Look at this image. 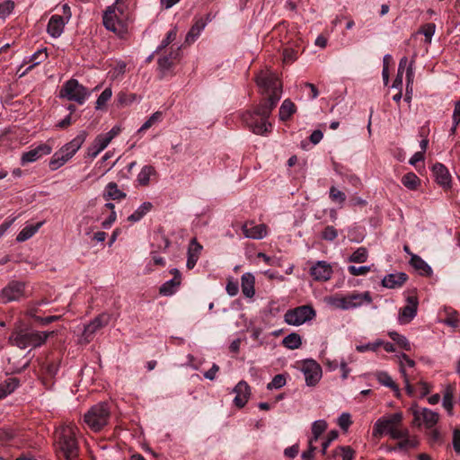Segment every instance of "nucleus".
Returning a JSON list of instances; mask_svg holds the SVG:
<instances>
[{"label":"nucleus","instance_id":"1","mask_svg":"<svg viewBox=\"0 0 460 460\" xmlns=\"http://www.w3.org/2000/svg\"><path fill=\"white\" fill-rule=\"evenodd\" d=\"M276 106L274 102L264 99L254 107L253 111H246L242 113L241 119L254 134L264 135L271 129L272 126L268 119Z\"/></svg>","mask_w":460,"mask_h":460},{"label":"nucleus","instance_id":"2","mask_svg":"<svg viewBox=\"0 0 460 460\" xmlns=\"http://www.w3.org/2000/svg\"><path fill=\"white\" fill-rule=\"evenodd\" d=\"M75 429L74 425H67L57 434L55 447L59 460H78L79 448Z\"/></svg>","mask_w":460,"mask_h":460},{"label":"nucleus","instance_id":"3","mask_svg":"<svg viewBox=\"0 0 460 460\" xmlns=\"http://www.w3.org/2000/svg\"><path fill=\"white\" fill-rule=\"evenodd\" d=\"M55 332H39L32 330H21L12 333L10 341L20 349L28 347L37 348L45 343L49 335H53Z\"/></svg>","mask_w":460,"mask_h":460},{"label":"nucleus","instance_id":"4","mask_svg":"<svg viewBox=\"0 0 460 460\" xmlns=\"http://www.w3.org/2000/svg\"><path fill=\"white\" fill-rule=\"evenodd\" d=\"M110 409L105 404H93L84 415V422L93 431L98 432L108 424Z\"/></svg>","mask_w":460,"mask_h":460},{"label":"nucleus","instance_id":"5","mask_svg":"<svg viewBox=\"0 0 460 460\" xmlns=\"http://www.w3.org/2000/svg\"><path fill=\"white\" fill-rule=\"evenodd\" d=\"M58 96L61 99H67L82 105L90 96V92L85 86L79 84L78 80L71 78L64 83Z\"/></svg>","mask_w":460,"mask_h":460},{"label":"nucleus","instance_id":"6","mask_svg":"<svg viewBox=\"0 0 460 460\" xmlns=\"http://www.w3.org/2000/svg\"><path fill=\"white\" fill-rule=\"evenodd\" d=\"M402 420V413L400 411L382 416L375 422L372 436L379 438L385 435H390L395 427L400 426Z\"/></svg>","mask_w":460,"mask_h":460},{"label":"nucleus","instance_id":"7","mask_svg":"<svg viewBox=\"0 0 460 460\" xmlns=\"http://www.w3.org/2000/svg\"><path fill=\"white\" fill-rule=\"evenodd\" d=\"M316 315V312L310 305H304L289 309L284 314L285 322L289 325L299 326L311 321Z\"/></svg>","mask_w":460,"mask_h":460},{"label":"nucleus","instance_id":"8","mask_svg":"<svg viewBox=\"0 0 460 460\" xmlns=\"http://www.w3.org/2000/svg\"><path fill=\"white\" fill-rule=\"evenodd\" d=\"M25 283L18 280L10 281L2 290L0 294L1 300L4 304L20 300L24 296Z\"/></svg>","mask_w":460,"mask_h":460},{"label":"nucleus","instance_id":"9","mask_svg":"<svg viewBox=\"0 0 460 460\" xmlns=\"http://www.w3.org/2000/svg\"><path fill=\"white\" fill-rule=\"evenodd\" d=\"M301 370L304 373L305 383L309 386L315 385L322 376V367L314 359L308 358L302 362Z\"/></svg>","mask_w":460,"mask_h":460},{"label":"nucleus","instance_id":"10","mask_svg":"<svg viewBox=\"0 0 460 460\" xmlns=\"http://www.w3.org/2000/svg\"><path fill=\"white\" fill-rule=\"evenodd\" d=\"M413 425H424L427 429L433 428L438 421V414L427 408H422L420 411L418 410L413 411Z\"/></svg>","mask_w":460,"mask_h":460},{"label":"nucleus","instance_id":"11","mask_svg":"<svg viewBox=\"0 0 460 460\" xmlns=\"http://www.w3.org/2000/svg\"><path fill=\"white\" fill-rule=\"evenodd\" d=\"M109 322L110 316L106 314H102L94 317L88 324L84 326L83 332L84 340L87 342H90L96 332L106 326Z\"/></svg>","mask_w":460,"mask_h":460},{"label":"nucleus","instance_id":"12","mask_svg":"<svg viewBox=\"0 0 460 460\" xmlns=\"http://www.w3.org/2000/svg\"><path fill=\"white\" fill-rule=\"evenodd\" d=\"M406 301L408 304L399 311L398 319L402 324H407L411 323L417 315L418 311L419 302L416 296H408Z\"/></svg>","mask_w":460,"mask_h":460},{"label":"nucleus","instance_id":"13","mask_svg":"<svg viewBox=\"0 0 460 460\" xmlns=\"http://www.w3.org/2000/svg\"><path fill=\"white\" fill-rule=\"evenodd\" d=\"M52 152V147L46 144H40L36 147L24 152L21 157V164L24 166L29 163H33L42 157L43 155H49Z\"/></svg>","mask_w":460,"mask_h":460},{"label":"nucleus","instance_id":"14","mask_svg":"<svg viewBox=\"0 0 460 460\" xmlns=\"http://www.w3.org/2000/svg\"><path fill=\"white\" fill-rule=\"evenodd\" d=\"M310 274L314 280L326 281L332 278V269L325 261H318L310 268Z\"/></svg>","mask_w":460,"mask_h":460},{"label":"nucleus","instance_id":"15","mask_svg":"<svg viewBox=\"0 0 460 460\" xmlns=\"http://www.w3.org/2000/svg\"><path fill=\"white\" fill-rule=\"evenodd\" d=\"M432 173L436 182L444 189L451 188V175L448 169L441 163L432 165Z\"/></svg>","mask_w":460,"mask_h":460},{"label":"nucleus","instance_id":"16","mask_svg":"<svg viewBox=\"0 0 460 460\" xmlns=\"http://www.w3.org/2000/svg\"><path fill=\"white\" fill-rule=\"evenodd\" d=\"M87 134L84 130L79 132V134L73 138L69 143L64 145L58 151L62 152V154L67 157V159H71L73 155L79 150L84 142L85 141Z\"/></svg>","mask_w":460,"mask_h":460},{"label":"nucleus","instance_id":"17","mask_svg":"<svg viewBox=\"0 0 460 460\" xmlns=\"http://www.w3.org/2000/svg\"><path fill=\"white\" fill-rule=\"evenodd\" d=\"M242 231L246 238L261 240L267 235V226L264 224L253 225V223H245L242 226Z\"/></svg>","mask_w":460,"mask_h":460},{"label":"nucleus","instance_id":"18","mask_svg":"<svg viewBox=\"0 0 460 460\" xmlns=\"http://www.w3.org/2000/svg\"><path fill=\"white\" fill-rule=\"evenodd\" d=\"M66 23V21L61 15L54 14L48 22L47 32L50 37L57 39L63 33Z\"/></svg>","mask_w":460,"mask_h":460},{"label":"nucleus","instance_id":"19","mask_svg":"<svg viewBox=\"0 0 460 460\" xmlns=\"http://www.w3.org/2000/svg\"><path fill=\"white\" fill-rule=\"evenodd\" d=\"M408 279V275L404 272L391 273L384 277L382 286L386 288H399Z\"/></svg>","mask_w":460,"mask_h":460},{"label":"nucleus","instance_id":"20","mask_svg":"<svg viewBox=\"0 0 460 460\" xmlns=\"http://www.w3.org/2000/svg\"><path fill=\"white\" fill-rule=\"evenodd\" d=\"M202 245L197 241L196 238H192L190 242V245L188 248V258L186 267L189 270L193 269L197 261L199 258L200 252L202 251Z\"/></svg>","mask_w":460,"mask_h":460},{"label":"nucleus","instance_id":"21","mask_svg":"<svg viewBox=\"0 0 460 460\" xmlns=\"http://www.w3.org/2000/svg\"><path fill=\"white\" fill-rule=\"evenodd\" d=\"M256 83L259 87L263 88L267 92H270L279 87L278 79L275 75L266 74L263 72L260 73L257 75Z\"/></svg>","mask_w":460,"mask_h":460},{"label":"nucleus","instance_id":"22","mask_svg":"<svg viewBox=\"0 0 460 460\" xmlns=\"http://www.w3.org/2000/svg\"><path fill=\"white\" fill-rule=\"evenodd\" d=\"M235 396L232 402H247L251 395V388L245 381H240L233 389Z\"/></svg>","mask_w":460,"mask_h":460},{"label":"nucleus","instance_id":"23","mask_svg":"<svg viewBox=\"0 0 460 460\" xmlns=\"http://www.w3.org/2000/svg\"><path fill=\"white\" fill-rule=\"evenodd\" d=\"M207 22H204L203 18H199L195 20V22L188 31L185 37V43L191 44L193 43L200 35L201 31L206 28Z\"/></svg>","mask_w":460,"mask_h":460},{"label":"nucleus","instance_id":"24","mask_svg":"<svg viewBox=\"0 0 460 460\" xmlns=\"http://www.w3.org/2000/svg\"><path fill=\"white\" fill-rule=\"evenodd\" d=\"M410 264L422 276L429 277L433 273L431 267L417 254H411Z\"/></svg>","mask_w":460,"mask_h":460},{"label":"nucleus","instance_id":"25","mask_svg":"<svg viewBox=\"0 0 460 460\" xmlns=\"http://www.w3.org/2000/svg\"><path fill=\"white\" fill-rule=\"evenodd\" d=\"M109 144V140H106L102 135H98L88 147L87 156L92 159L95 158Z\"/></svg>","mask_w":460,"mask_h":460},{"label":"nucleus","instance_id":"26","mask_svg":"<svg viewBox=\"0 0 460 460\" xmlns=\"http://www.w3.org/2000/svg\"><path fill=\"white\" fill-rule=\"evenodd\" d=\"M255 279L252 273H244L241 278V286L243 294L249 298H252L255 294L254 289Z\"/></svg>","mask_w":460,"mask_h":460},{"label":"nucleus","instance_id":"27","mask_svg":"<svg viewBox=\"0 0 460 460\" xmlns=\"http://www.w3.org/2000/svg\"><path fill=\"white\" fill-rule=\"evenodd\" d=\"M127 194L120 190L117 185V183L111 181L109 182L106 187L105 190L103 192V198L106 200L113 199V200H120L125 199Z\"/></svg>","mask_w":460,"mask_h":460},{"label":"nucleus","instance_id":"28","mask_svg":"<svg viewBox=\"0 0 460 460\" xmlns=\"http://www.w3.org/2000/svg\"><path fill=\"white\" fill-rule=\"evenodd\" d=\"M406 392L411 398L420 400L429 393V389L425 383H418L415 386H412L407 383Z\"/></svg>","mask_w":460,"mask_h":460},{"label":"nucleus","instance_id":"29","mask_svg":"<svg viewBox=\"0 0 460 460\" xmlns=\"http://www.w3.org/2000/svg\"><path fill=\"white\" fill-rule=\"evenodd\" d=\"M102 21L104 27L114 32L117 31L116 22L120 23L117 13H115V9L112 8V6L108 7L103 14Z\"/></svg>","mask_w":460,"mask_h":460},{"label":"nucleus","instance_id":"30","mask_svg":"<svg viewBox=\"0 0 460 460\" xmlns=\"http://www.w3.org/2000/svg\"><path fill=\"white\" fill-rule=\"evenodd\" d=\"M329 304L341 310L356 309L357 305L351 304L349 295L344 296H333L329 298Z\"/></svg>","mask_w":460,"mask_h":460},{"label":"nucleus","instance_id":"31","mask_svg":"<svg viewBox=\"0 0 460 460\" xmlns=\"http://www.w3.org/2000/svg\"><path fill=\"white\" fill-rule=\"evenodd\" d=\"M296 107L290 99L284 100L279 108V119L282 121L288 120L291 118V116L296 112Z\"/></svg>","mask_w":460,"mask_h":460},{"label":"nucleus","instance_id":"32","mask_svg":"<svg viewBox=\"0 0 460 460\" xmlns=\"http://www.w3.org/2000/svg\"><path fill=\"white\" fill-rule=\"evenodd\" d=\"M181 285V280L177 278H172L165 281L159 288L160 295L164 296H171L176 293L178 288Z\"/></svg>","mask_w":460,"mask_h":460},{"label":"nucleus","instance_id":"33","mask_svg":"<svg viewBox=\"0 0 460 460\" xmlns=\"http://www.w3.org/2000/svg\"><path fill=\"white\" fill-rule=\"evenodd\" d=\"M19 380L15 377H9L3 383H0V400L12 394L18 386Z\"/></svg>","mask_w":460,"mask_h":460},{"label":"nucleus","instance_id":"34","mask_svg":"<svg viewBox=\"0 0 460 460\" xmlns=\"http://www.w3.org/2000/svg\"><path fill=\"white\" fill-rule=\"evenodd\" d=\"M153 208V204L151 202H144L142 203L130 216H128V220L131 223H136L140 221Z\"/></svg>","mask_w":460,"mask_h":460},{"label":"nucleus","instance_id":"35","mask_svg":"<svg viewBox=\"0 0 460 460\" xmlns=\"http://www.w3.org/2000/svg\"><path fill=\"white\" fill-rule=\"evenodd\" d=\"M43 225L42 222H39L36 225H29L26 226L18 234L16 237V241L19 243L25 242L31 237H32L38 230L40 228V226Z\"/></svg>","mask_w":460,"mask_h":460},{"label":"nucleus","instance_id":"36","mask_svg":"<svg viewBox=\"0 0 460 460\" xmlns=\"http://www.w3.org/2000/svg\"><path fill=\"white\" fill-rule=\"evenodd\" d=\"M48 58V53H47V49L44 48V49H40L39 50H37L36 52H34L29 58V61L31 62L32 64L26 68V70L21 74L20 76H23L29 70H31L32 67H34L35 66L42 63L43 61H45Z\"/></svg>","mask_w":460,"mask_h":460},{"label":"nucleus","instance_id":"37","mask_svg":"<svg viewBox=\"0 0 460 460\" xmlns=\"http://www.w3.org/2000/svg\"><path fill=\"white\" fill-rule=\"evenodd\" d=\"M377 380L383 385L392 388L394 391L396 397L400 399L401 393L399 391V388L393 380V378L386 372L378 373Z\"/></svg>","mask_w":460,"mask_h":460},{"label":"nucleus","instance_id":"38","mask_svg":"<svg viewBox=\"0 0 460 460\" xmlns=\"http://www.w3.org/2000/svg\"><path fill=\"white\" fill-rule=\"evenodd\" d=\"M282 344L289 349H298L302 344L301 336L296 332H291L283 339Z\"/></svg>","mask_w":460,"mask_h":460},{"label":"nucleus","instance_id":"39","mask_svg":"<svg viewBox=\"0 0 460 460\" xmlns=\"http://www.w3.org/2000/svg\"><path fill=\"white\" fill-rule=\"evenodd\" d=\"M155 168L151 165H145L137 174V181L139 185L146 186L149 183L150 176L155 173Z\"/></svg>","mask_w":460,"mask_h":460},{"label":"nucleus","instance_id":"40","mask_svg":"<svg viewBox=\"0 0 460 460\" xmlns=\"http://www.w3.org/2000/svg\"><path fill=\"white\" fill-rule=\"evenodd\" d=\"M351 304L357 305V308L360 307L363 303L370 304L372 303V297L369 291H366L363 293H352L349 294Z\"/></svg>","mask_w":460,"mask_h":460},{"label":"nucleus","instance_id":"41","mask_svg":"<svg viewBox=\"0 0 460 460\" xmlns=\"http://www.w3.org/2000/svg\"><path fill=\"white\" fill-rule=\"evenodd\" d=\"M157 64L161 79L166 76L168 72L171 71L174 66V63L170 60V58H166L165 56L159 58Z\"/></svg>","mask_w":460,"mask_h":460},{"label":"nucleus","instance_id":"42","mask_svg":"<svg viewBox=\"0 0 460 460\" xmlns=\"http://www.w3.org/2000/svg\"><path fill=\"white\" fill-rule=\"evenodd\" d=\"M420 182L419 177L414 172H408L402 178V183L411 190H416Z\"/></svg>","mask_w":460,"mask_h":460},{"label":"nucleus","instance_id":"43","mask_svg":"<svg viewBox=\"0 0 460 460\" xmlns=\"http://www.w3.org/2000/svg\"><path fill=\"white\" fill-rule=\"evenodd\" d=\"M388 335L401 349L406 351H410L411 349V343L405 336L401 335L396 332H389Z\"/></svg>","mask_w":460,"mask_h":460},{"label":"nucleus","instance_id":"44","mask_svg":"<svg viewBox=\"0 0 460 460\" xmlns=\"http://www.w3.org/2000/svg\"><path fill=\"white\" fill-rule=\"evenodd\" d=\"M327 428V423L323 420H318L313 422L312 425V434L313 436L310 438L312 441H317L320 436L325 431Z\"/></svg>","mask_w":460,"mask_h":460},{"label":"nucleus","instance_id":"45","mask_svg":"<svg viewBox=\"0 0 460 460\" xmlns=\"http://www.w3.org/2000/svg\"><path fill=\"white\" fill-rule=\"evenodd\" d=\"M419 441L415 437H407L403 439H401L397 445L391 448V450H406L408 448H414L418 446Z\"/></svg>","mask_w":460,"mask_h":460},{"label":"nucleus","instance_id":"46","mask_svg":"<svg viewBox=\"0 0 460 460\" xmlns=\"http://www.w3.org/2000/svg\"><path fill=\"white\" fill-rule=\"evenodd\" d=\"M368 252L365 247H358L348 259L349 262L363 263L367 261Z\"/></svg>","mask_w":460,"mask_h":460},{"label":"nucleus","instance_id":"47","mask_svg":"<svg viewBox=\"0 0 460 460\" xmlns=\"http://www.w3.org/2000/svg\"><path fill=\"white\" fill-rule=\"evenodd\" d=\"M68 161L62 152L57 151L49 161V168L51 171H56L64 165Z\"/></svg>","mask_w":460,"mask_h":460},{"label":"nucleus","instance_id":"48","mask_svg":"<svg viewBox=\"0 0 460 460\" xmlns=\"http://www.w3.org/2000/svg\"><path fill=\"white\" fill-rule=\"evenodd\" d=\"M445 312L447 314L446 319L443 321L447 325L451 327L458 326V312L450 307H445Z\"/></svg>","mask_w":460,"mask_h":460},{"label":"nucleus","instance_id":"49","mask_svg":"<svg viewBox=\"0 0 460 460\" xmlns=\"http://www.w3.org/2000/svg\"><path fill=\"white\" fill-rule=\"evenodd\" d=\"M58 364L54 361L47 362L46 364H44L42 369L45 378H54L58 372Z\"/></svg>","mask_w":460,"mask_h":460},{"label":"nucleus","instance_id":"50","mask_svg":"<svg viewBox=\"0 0 460 460\" xmlns=\"http://www.w3.org/2000/svg\"><path fill=\"white\" fill-rule=\"evenodd\" d=\"M287 375L285 374H278L276 375L272 380L267 385V388L270 390L272 389H279L286 385Z\"/></svg>","mask_w":460,"mask_h":460},{"label":"nucleus","instance_id":"51","mask_svg":"<svg viewBox=\"0 0 460 460\" xmlns=\"http://www.w3.org/2000/svg\"><path fill=\"white\" fill-rule=\"evenodd\" d=\"M163 118V113L161 111H155L153 113L141 126V128L138 129V133H142L143 131L148 129L151 128L155 123L157 121H160Z\"/></svg>","mask_w":460,"mask_h":460},{"label":"nucleus","instance_id":"52","mask_svg":"<svg viewBox=\"0 0 460 460\" xmlns=\"http://www.w3.org/2000/svg\"><path fill=\"white\" fill-rule=\"evenodd\" d=\"M176 28H173L171 31H169L165 38L161 41L160 45L156 48L155 53H158L162 51L164 49H165L170 43H172L176 39Z\"/></svg>","mask_w":460,"mask_h":460},{"label":"nucleus","instance_id":"53","mask_svg":"<svg viewBox=\"0 0 460 460\" xmlns=\"http://www.w3.org/2000/svg\"><path fill=\"white\" fill-rule=\"evenodd\" d=\"M112 96V91L111 88L107 87L105 88L102 93L99 95L97 101H96V110L102 109L103 106L106 105L107 102L111 98Z\"/></svg>","mask_w":460,"mask_h":460},{"label":"nucleus","instance_id":"54","mask_svg":"<svg viewBox=\"0 0 460 460\" xmlns=\"http://www.w3.org/2000/svg\"><path fill=\"white\" fill-rule=\"evenodd\" d=\"M436 25L434 23H426L420 30V33L423 34L425 37V41L428 43L431 42V39L435 33Z\"/></svg>","mask_w":460,"mask_h":460},{"label":"nucleus","instance_id":"55","mask_svg":"<svg viewBox=\"0 0 460 460\" xmlns=\"http://www.w3.org/2000/svg\"><path fill=\"white\" fill-rule=\"evenodd\" d=\"M137 165V162L133 161L129 163L125 168L121 169L118 172V180H129L132 175V170Z\"/></svg>","mask_w":460,"mask_h":460},{"label":"nucleus","instance_id":"56","mask_svg":"<svg viewBox=\"0 0 460 460\" xmlns=\"http://www.w3.org/2000/svg\"><path fill=\"white\" fill-rule=\"evenodd\" d=\"M383 341L376 340L374 342H368L366 344L358 345L356 349L358 352H366L367 350L376 351L380 346H382Z\"/></svg>","mask_w":460,"mask_h":460},{"label":"nucleus","instance_id":"57","mask_svg":"<svg viewBox=\"0 0 460 460\" xmlns=\"http://www.w3.org/2000/svg\"><path fill=\"white\" fill-rule=\"evenodd\" d=\"M14 4L11 0H6L0 4V18L4 19L7 17L13 10Z\"/></svg>","mask_w":460,"mask_h":460},{"label":"nucleus","instance_id":"58","mask_svg":"<svg viewBox=\"0 0 460 460\" xmlns=\"http://www.w3.org/2000/svg\"><path fill=\"white\" fill-rule=\"evenodd\" d=\"M337 236L338 231L332 226H327L322 233V238L329 242H332Z\"/></svg>","mask_w":460,"mask_h":460},{"label":"nucleus","instance_id":"59","mask_svg":"<svg viewBox=\"0 0 460 460\" xmlns=\"http://www.w3.org/2000/svg\"><path fill=\"white\" fill-rule=\"evenodd\" d=\"M371 270V266H359V267H356L354 265H349L348 267V271L352 275V276H363V275H366L367 273H368Z\"/></svg>","mask_w":460,"mask_h":460},{"label":"nucleus","instance_id":"60","mask_svg":"<svg viewBox=\"0 0 460 460\" xmlns=\"http://www.w3.org/2000/svg\"><path fill=\"white\" fill-rule=\"evenodd\" d=\"M315 441H312V439L309 438L308 441V449L304 451L301 455L302 460H314V454L317 450V447L314 446Z\"/></svg>","mask_w":460,"mask_h":460},{"label":"nucleus","instance_id":"61","mask_svg":"<svg viewBox=\"0 0 460 460\" xmlns=\"http://www.w3.org/2000/svg\"><path fill=\"white\" fill-rule=\"evenodd\" d=\"M137 100L135 93H119L118 95V102L122 105H129Z\"/></svg>","mask_w":460,"mask_h":460},{"label":"nucleus","instance_id":"62","mask_svg":"<svg viewBox=\"0 0 460 460\" xmlns=\"http://www.w3.org/2000/svg\"><path fill=\"white\" fill-rule=\"evenodd\" d=\"M33 319L40 325L46 326L53 322L58 321V319H60V316L59 315H50V316L42 317V316H39V315H34Z\"/></svg>","mask_w":460,"mask_h":460},{"label":"nucleus","instance_id":"63","mask_svg":"<svg viewBox=\"0 0 460 460\" xmlns=\"http://www.w3.org/2000/svg\"><path fill=\"white\" fill-rule=\"evenodd\" d=\"M351 424L350 414L343 412L338 418V425L342 430H347Z\"/></svg>","mask_w":460,"mask_h":460},{"label":"nucleus","instance_id":"64","mask_svg":"<svg viewBox=\"0 0 460 460\" xmlns=\"http://www.w3.org/2000/svg\"><path fill=\"white\" fill-rule=\"evenodd\" d=\"M393 439H403L409 437V430L407 429H401L399 426L395 427L394 429L389 435Z\"/></svg>","mask_w":460,"mask_h":460}]
</instances>
